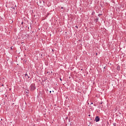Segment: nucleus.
<instances>
[{
  "mask_svg": "<svg viewBox=\"0 0 126 126\" xmlns=\"http://www.w3.org/2000/svg\"><path fill=\"white\" fill-rule=\"evenodd\" d=\"M35 89H36V85H35V84L34 83L32 84L30 86V90L31 91H35Z\"/></svg>",
  "mask_w": 126,
  "mask_h": 126,
  "instance_id": "obj_1",
  "label": "nucleus"
},
{
  "mask_svg": "<svg viewBox=\"0 0 126 126\" xmlns=\"http://www.w3.org/2000/svg\"><path fill=\"white\" fill-rule=\"evenodd\" d=\"M39 3L40 4V6H43V5H45V1L42 0H39Z\"/></svg>",
  "mask_w": 126,
  "mask_h": 126,
  "instance_id": "obj_2",
  "label": "nucleus"
},
{
  "mask_svg": "<svg viewBox=\"0 0 126 126\" xmlns=\"http://www.w3.org/2000/svg\"><path fill=\"white\" fill-rule=\"evenodd\" d=\"M95 121L96 123H98V122H100V118L99 116H96L95 118Z\"/></svg>",
  "mask_w": 126,
  "mask_h": 126,
  "instance_id": "obj_3",
  "label": "nucleus"
},
{
  "mask_svg": "<svg viewBox=\"0 0 126 126\" xmlns=\"http://www.w3.org/2000/svg\"><path fill=\"white\" fill-rule=\"evenodd\" d=\"M116 69L118 71H120L121 70V66L120 65H118L117 66Z\"/></svg>",
  "mask_w": 126,
  "mask_h": 126,
  "instance_id": "obj_4",
  "label": "nucleus"
},
{
  "mask_svg": "<svg viewBox=\"0 0 126 126\" xmlns=\"http://www.w3.org/2000/svg\"><path fill=\"white\" fill-rule=\"evenodd\" d=\"M25 76L26 77H28V78H30V76H28V74H27V73H26L25 74Z\"/></svg>",
  "mask_w": 126,
  "mask_h": 126,
  "instance_id": "obj_5",
  "label": "nucleus"
},
{
  "mask_svg": "<svg viewBox=\"0 0 126 126\" xmlns=\"http://www.w3.org/2000/svg\"><path fill=\"white\" fill-rule=\"evenodd\" d=\"M113 125L114 126H117V123H113Z\"/></svg>",
  "mask_w": 126,
  "mask_h": 126,
  "instance_id": "obj_6",
  "label": "nucleus"
},
{
  "mask_svg": "<svg viewBox=\"0 0 126 126\" xmlns=\"http://www.w3.org/2000/svg\"><path fill=\"white\" fill-rule=\"evenodd\" d=\"M26 93H27V94H29V90H28V91L26 92Z\"/></svg>",
  "mask_w": 126,
  "mask_h": 126,
  "instance_id": "obj_7",
  "label": "nucleus"
},
{
  "mask_svg": "<svg viewBox=\"0 0 126 126\" xmlns=\"http://www.w3.org/2000/svg\"><path fill=\"white\" fill-rule=\"evenodd\" d=\"M75 28H77V29H78V27L77 26H76Z\"/></svg>",
  "mask_w": 126,
  "mask_h": 126,
  "instance_id": "obj_8",
  "label": "nucleus"
},
{
  "mask_svg": "<svg viewBox=\"0 0 126 126\" xmlns=\"http://www.w3.org/2000/svg\"><path fill=\"white\" fill-rule=\"evenodd\" d=\"M106 67H107L106 66H104V67H103L104 69H105V68H106Z\"/></svg>",
  "mask_w": 126,
  "mask_h": 126,
  "instance_id": "obj_9",
  "label": "nucleus"
},
{
  "mask_svg": "<svg viewBox=\"0 0 126 126\" xmlns=\"http://www.w3.org/2000/svg\"><path fill=\"white\" fill-rule=\"evenodd\" d=\"M97 21H98V18L96 19V22H97Z\"/></svg>",
  "mask_w": 126,
  "mask_h": 126,
  "instance_id": "obj_10",
  "label": "nucleus"
},
{
  "mask_svg": "<svg viewBox=\"0 0 126 126\" xmlns=\"http://www.w3.org/2000/svg\"><path fill=\"white\" fill-rule=\"evenodd\" d=\"M100 15H102V14H99L98 15V16H100Z\"/></svg>",
  "mask_w": 126,
  "mask_h": 126,
  "instance_id": "obj_11",
  "label": "nucleus"
},
{
  "mask_svg": "<svg viewBox=\"0 0 126 126\" xmlns=\"http://www.w3.org/2000/svg\"><path fill=\"white\" fill-rule=\"evenodd\" d=\"M23 23H24V22H22L21 24H22V25H23Z\"/></svg>",
  "mask_w": 126,
  "mask_h": 126,
  "instance_id": "obj_12",
  "label": "nucleus"
},
{
  "mask_svg": "<svg viewBox=\"0 0 126 126\" xmlns=\"http://www.w3.org/2000/svg\"><path fill=\"white\" fill-rule=\"evenodd\" d=\"M91 105H93V102H91Z\"/></svg>",
  "mask_w": 126,
  "mask_h": 126,
  "instance_id": "obj_13",
  "label": "nucleus"
},
{
  "mask_svg": "<svg viewBox=\"0 0 126 126\" xmlns=\"http://www.w3.org/2000/svg\"><path fill=\"white\" fill-rule=\"evenodd\" d=\"M62 9H63V7H61Z\"/></svg>",
  "mask_w": 126,
  "mask_h": 126,
  "instance_id": "obj_14",
  "label": "nucleus"
},
{
  "mask_svg": "<svg viewBox=\"0 0 126 126\" xmlns=\"http://www.w3.org/2000/svg\"><path fill=\"white\" fill-rule=\"evenodd\" d=\"M94 12H92V14H93H93H94Z\"/></svg>",
  "mask_w": 126,
  "mask_h": 126,
  "instance_id": "obj_15",
  "label": "nucleus"
},
{
  "mask_svg": "<svg viewBox=\"0 0 126 126\" xmlns=\"http://www.w3.org/2000/svg\"><path fill=\"white\" fill-rule=\"evenodd\" d=\"M60 80H61V81H63V80L62 79V78H60Z\"/></svg>",
  "mask_w": 126,
  "mask_h": 126,
  "instance_id": "obj_16",
  "label": "nucleus"
},
{
  "mask_svg": "<svg viewBox=\"0 0 126 126\" xmlns=\"http://www.w3.org/2000/svg\"><path fill=\"white\" fill-rule=\"evenodd\" d=\"M49 92H50V93H52V91H50Z\"/></svg>",
  "mask_w": 126,
  "mask_h": 126,
  "instance_id": "obj_17",
  "label": "nucleus"
},
{
  "mask_svg": "<svg viewBox=\"0 0 126 126\" xmlns=\"http://www.w3.org/2000/svg\"><path fill=\"white\" fill-rule=\"evenodd\" d=\"M88 116H89V117H91V115H88Z\"/></svg>",
  "mask_w": 126,
  "mask_h": 126,
  "instance_id": "obj_18",
  "label": "nucleus"
},
{
  "mask_svg": "<svg viewBox=\"0 0 126 126\" xmlns=\"http://www.w3.org/2000/svg\"><path fill=\"white\" fill-rule=\"evenodd\" d=\"M97 55H98V53H96V55L97 56Z\"/></svg>",
  "mask_w": 126,
  "mask_h": 126,
  "instance_id": "obj_19",
  "label": "nucleus"
},
{
  "mask_svg": "<svg viewBox=\"0 0 126 126\" xmlns=\"http://www.w3.org/2000/svg\"><path fill=\"white\" fill-rule=\"evenodd\" d=\"M100 104H102V103L101 102V103H100Z\"/></svg>",
  "mask_w": 126,
  "mask_h": 126,
  "instance_id": "obj_20",
  "label": "nucleus"
},
{
  "mask_svg": "<svg viewBox=\"0 0 126 126\" xmlns=\"http://www.w3.org/2000/svg\"><path fill=\"white\" fill-rule=\"evenodd\" d=\"M94 106H96V105H95V104H94Z\"/></svg>",
  "mask_w": 126,
  "mask_h": 126,
  "instance_id": "obj_21",
  "label": "nucleus"
},
{
  "mask_svg": "<svg viewBox=\"0 0 126 126\" xmlns=\"http://www.w3.org/2000/svg\"><path fill=\"white\" fill-rule=\"evenodd\" d=\"M13 9H15V8H13Z\"/></svg>",
  "mask_w": 126,
  "mask_h": 126,
  "instance_id": "obj_22",
  "label": "nucleus"
},
{
  "mask_svg": "<svg viewBox=\"0 0 126 126\" xmlns=\"http://www.w3.org/2000/svg\"><path fill=\"white\" fill-rule=\"evenodd\" d=\"M66 119H67V117H66Z\"/></svg>",
  "mask_w": 126,
  "mask_h": 126,
  "instance_id": "obj_23",
  "label": "nucleus"
}]
</instances>
